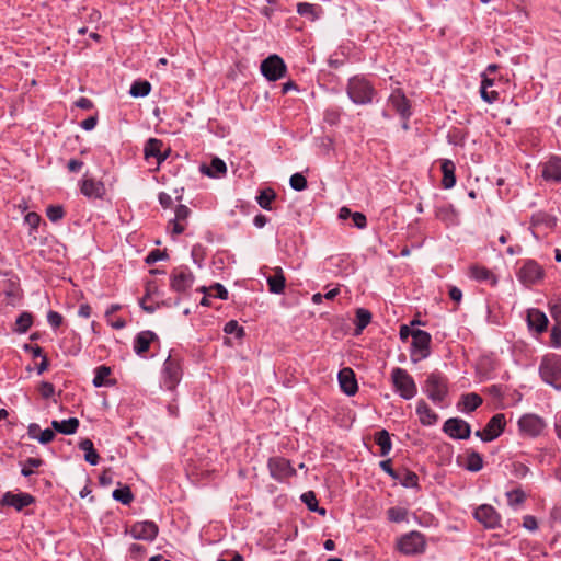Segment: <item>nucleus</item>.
Returning a JSON list of instances; mask_svg holds the SVG:
<instances>
[{"label": "nucleus", "instance_id": "f257e3e1", "mask_svg": "<svg viewBox=\"0 0 561 561\" xmlns=\"http://www.w3.org/2000/svg\"><path fill=\"white\" fill-rule=\"evenodd\" d=\"M345 92L355 105H369L378 96V90L366 75L358 73L350 77Z\"/></svg>", "mask_w": 561, "mask_h": 561}, {"label": "nucleus", "instance_id": "f03ea898", "mask_svg": "<svg viewBox=\"0 0 561 561\" xmlns=\"http://www.w3.org/2000/svg\"><path fill=\"white\" fill-rule=\"evenodd\" d=\"M422 390L433 403L439 404L449 393L448 378L439 370H434L426 375Z\"/></svg>", "mask_w": 561, "mask_h": 561}, {"label": "nucleus", "instance_id": "7ed1b4c3", "mask_svg": "<svg viewBox=\"0 0 561 561\" xmlns=\"http://www.w3.org/2000/svg\"><path fill=\"white\" fill-rule=\"evenodd\" d=\"M183 376V358L174 352H170L162 368V385L165 389L173 391L180 383Z\"/></svg>", "mask_w": 561, "mask_h": 561}, {"label": "nucleus", "instance_id": "20e7f679", "mask_svg": "<svg viewBox=\"0 0 561 561\" xmlns=\"http://www.w3.org/2000/svg\"><path fill=\"white\" fill-rule=\"evenodd\" d=\"M558 218L546 210H538L530 216L529 231L536 240H541L557 227Z\"/></svg>", "mask_w": 561, "mask_h": 561}, {"label": "nucleus", "instance_id": "39448f33", "mask_svg": "<svg viewBox=\"0 0 561 561\" xmlns=\"http://www.w3.org/2000/svg\"><path fill=\"white\" fill-rule=\"evenodd\" d=\"M539 374L542 380L556 389H561V355L547 354L543 356Z\"/></svg>", "mask_w": 561, "mask_h": 561}, {"label": "nucleus", "instance_id": "423d86ee", "mask_svg": "<svg viewBox=\"0 0 561 561\" xmlns=\"http://www.w3.org/2000/svg\"><path fill=\"white\" fill-rule=\"evenodd\" d=\"M391 382L394 391L404 400H410L417 393V387L413 377L401 367L392 369Z\"/></svg>", "mask_w": 561, "mask_h": 561}, {"label": "nucleus", "instance_id": "0eeeda50", "mask_svg": "<svg viewBox=\"0 0 561 561\" xmlns=\"http://www.w3.org/2000/svg\"><path fill=\"white\" fill-rule=\"evenodd\" d=\"M267 469L270 476L279 483H288L291 478L297 476V470L293 467L291 461L283 456L270 457Z\"/></svg>", "mask_w": 561, "mask_h": 561}, {"label": "nucleus", "instance_id": "6e6552de", "mask_svg": "<svg viewBox=\"0 0 561 561\" xmlns=\"http://www.w3.org/2000/svg\"><path fill=\"white\" fill-rule=\"evenodd\" d=\"M397 549L404 556L422 554L426 549L425 536L417 530L404 534L398 539Z\"/></svg>", "mask_w": 561, "mask_h": 561}, {"label": "nucleus", "instance_id": "1a4fd4ad", "mask_svg": "<svg viewBox=\"0 0 561 561\" xmlns=\"http://www.w3.org/2000/svg\"><path fill=\"white\" fill-rule=\"evenodd\" d=\"M432 336L428 332L415 329L410 347V357L413 363H417L431 355Z\"/></svg>", "mask_w": 561, "mask_h": 561}, {"label": "nucleus", "instance_id": "9d476101", "mask_svg": "<svg viewBox=\"0 0 561 561\" xmlns=\"http://www.w3.org/2000/svg\"><path fill=\"white\" fill-rule=\"evenodd\" d=\"M194 280V274L185 265L174 267L170 273V288L178 294H186Z\"/></svg>", "mask_w": 561, "mask_h": 561}, {"label": "nucleus", "instance_id": "9b49d317", "mask_svg": "<svg viewBox=\"0 0 561 561\" xmlns=\"http://www.w3.org/2000/svg\"><path fill=\"white\" fill-rule=\"evenodd\" d=\"M262 75L268 81H277L285 77L287 72V66L283 58L276 54L270 55L265 58L260 66Z\"/></svg>", "mask_w": 561, "mask_h": 561}, {"label": "nucleus", "instance_id": "f8f14e48", "mask_svg": "<svg viewBox=\"0 0 561 561\" xmlns=\"http://www.w3.org/2000/svg\"><path fill=\"white\" fill-rule=\"evenodd\" d=\"M518 280L525 286H531L545 277L542 266L535 260H525L517 272Z\"/></svg>", "mask_w": 561, "mask_h": 561}, {"label": "nucleus", "instance_id": "ddd939ff", "mask_svg": "<svg viewBox=\"0 0 561 561\" xmlns=\"http://www.w3.org/2000/svg\"><path fill=\"white\" fill-rule=\"evenodd\" d=\"M388 102L402 121H409L413 114L411 101L401 88L392 90Z\"/></svg>", "mask_w": 561, "mask_h": 561}, {"label": "nucleus", "instance_id": "4468645a", "mask_svg": "<svg viewBox=\"0 0 561 561\" xmlns=\"http://www.w3.org/2000/svg\"><path fill=\"white\" fill-rule=\"evenodd\" d=\"M506 419L505 414L497 413L493 415L483 430H478L476 436L483 442H491L497 438L505 430Z\"/></svg>", "mask_w": 561, "mask_h": 561}, {"label": "nucleus", "instance_id": "2eb2a0df", "mask_svg": "<svg viewBox=\"0 0 561 561\" xmlns=\"http://www.w3.org/2000/svg\"><path fill=\"white\" fill-rule=\"evenodd\" d=\"M473 517L486 529H496L501 527L502 517L490 504H482L478 506L473 512Z\"/></svg>", "mask_w": 561, "mask_h": 561}, {"label": "nucleus", "instance_id": "dca6fc26", "mask_svg": "<svg viewBox=\"0 0 561 561\" xmlns=\"http://www.w3.org/2000/svg\"><path fill=\"white\" fill-rule=\"evenodd\" d=\"M36 502L35 496L30 493H13L11 491L5 492L1 500V506L13 507L16 512H22L25 507L34 504Z\"/></svg>", "mask_w": 561, "mask_h": 561}, {"label": "nucleus", "instance_id": "f3484780", "mask_svg": "<svg viewBox=\"0 0 561 561\" xmlns=\"http://www.w3.org/2000/svg\"><path fill=\"white\" fill-rule=\"evenodd\" d=\"M546 427L543 419L536 414H524L518 420V428L523 435L529 437L539 436Z\"/></svg>", "mask_w": 561, "mask_h": 561}, {"label": "nucleus", "instance_id": "a211bd4d", "mask_svg": "<svg viewBox=\"0 0 561 561\" xmlns=\"http://www.w3.org/2000/svg\"><path fill=\"white\" fill-rule=\"evenodd\" d=\"M443 431L454 439H468L471 435L470 424L459 417L448 419L443 425Z\"/></svg>", "mask_w": 561, "mask_h": 561}, {"label": "nucleus", "instance_id": "6ab92c4d", "mask_svg": "<svg viewBox=\"0 0 561 561\" xmlns=\"http://www.w3.org/2000/svg\"><path fill=\"white\" fill-rule=\"evenodd\" d=\"M129 533L135 539L153 541L159 534V527L152 520L136 522Z\"/></svg>", "mask_w": 561, "mask_h": 561}, {"label": "nucleus", "instance_id": "aec40b11", "mask_svg": "<svg viewBox=\"0 0 561 561\" xmlns=\"http://www.w3.org/2000/svg\"><path fill=\"white\" fill-rule=\"evenodd\" d=\"M541 176L546 182L560 183L561 182V157L551 156L546 162L540 164Z\"/></svg>", "mask_w": 561, "mask_h": 561}, {"label": "nucleus", "instance_id": "412c9836", "mask_svg": "<svg viewBox=\"0 0 561 561\" xmlns=\"http://www.w3.org/2000/svg\"><path fill=\"white\" fill-rule=\"evenodd\" d=\"M80 192L90 199H103L106 195V187L102 181L85 175L81 181Z\"/></svg>", "mask_w": 561, "mask_h": 561}, {"label": "nucleus", "instance_id": "4be33fe9", "mask_svg": "<svg viewBox=\"0 0 561 561\" xmlns=\"http://www.w3.org/2000/svg\"><path fill=\"white\" fill-rule=\"evenodd\" d=\"M341 390L347 396H354L358 391V383L352 368L345 367L337 375Z\"/></svg>", "mask_w": 561, "mask_h": 561}, {"label": "nucleus", "instance_id": "5701e85b", "mask_svg": "<svg viewBox=\"0 0 561 561\" xmlns=\"http://www.w3.org/2000/svg\"><path fill=\"white\" fill-rule=\"evenodd\" d=\"M548 323L547 316L539 309L531 308L527 311V324L529 330L542 333L547 330Z\"/></svg>", "mask_w": 561, "mask_h": 561}, {"label": "nucleus", "instance_id": "b1692460", "mask_svg": "<svg viewBox=\"0 0 561 561\" xmlns=\"http://www.w3.org/2000/svg\"><path fill=\"white\" fill-rule=\"evenodd\" d=\"M153 341H158L154 332L146 330L139 332L134 339V351L139 356H145Z\"/></svg>", "mask_w": 561, "mask_h": 561}, {"label": "nucleus", "instance_id": "393cba45", "mask_svg": "<svg viewBox=\"0 0 561 561\" xmlns=\"http://www.w3.org/2000/svg\"><path fill=\"white\" fill-rule=\"evenodd\" d=\"M416 414L419 415L420 423L424 426H432L438 421V415L423 399L416 403Z\"/></svg>", "mask_w": 561, "mask_h": 561}, {"label": "nucleus", "instance_id": "a878e982", "mask_svg": "<svg viewBox=\"0 0 561 561\" xmlns=\"http://www.w3.org/2000/svg\"><path fill=\"white\" fill-rule=\"evenodd\" d=\"M268 290L272 294H283L286 287V278L282 267L274 268V274L267 277Z\"/></svg>", "mask_w": 561, "mask_h": 561}, {"label": "nucleus", "instance_id": "bb28decb", "mask_svg": "<svg viewBox=\"0 0 561 561\" xmlns=\"http://www.w3.org/2000/svg\"><path fill=\"white\" fill-rule=\"evenodd\" d=\"M494 79L488 77L486 73L482 75L480 94L482 100L489 104L496 102L500 98V94L496 90H490V88L494 85Z\"/></svg>", "mask_w": 561, "mask_h": 561}, {"label": "nucleus", "instance_id": "cd10ccee", "mask_svg": "<svg viewBox=\"0 0 561 561\" xmlns=\"http://www.w3.org/2000/svg\"><path fill=\"white\" fill-rule=\"evenodd\" d=\"M469 275L478 282H491L492 285H495L497 282L496 276L491 270L479 264H473L469 267Z\"/></svg>", "mask_w": 561, "mask_h": 561}, {"label": "nucleus", "instance_id": "c85d7f7f", "mask_svg": "<svg viewBox=\"0 0 561 561\" xmlns=\"http://www.w3.org/2000/svg\"><path fill=\"white\" fill-rule=\"evenodd\" d=\"M202 173L208 175L209 178H220L226 175L227 165L224 160L218 157L211 159L209 165L203 164L201 167Z\"/></svg>", "mask_w": 561, "mask_h": 561}, {"label": "nucleus", "instance_id": "c756f323", "mask_svg": "<svg viewBox=\"0 0 561 561\" xmlns=\"http://www.w3.org/2000/svg\"><path fill=\"white\" fill-rule=\"evenodd\" d=\"M442 185L444 188L448 190L455 186L456 184V175H455V163L451 160H444L442 163Z\"/></svg>", "mask_w": 561, "mask_h": 561}, {"label": "nucleus", "instance_id": "7c9ffc66", "mask_svg": "<svg viewBox=\"0 0 561 561\" xmlns=\"http://www.w3.org/2000/svg\"><path fill=\"white\" fill-rule=\"evenodd\" d=\"M112 369L111 367L106 365H101L95 368V375L93 378V386L95 388H100L103 386H115L116 380L115 379H107V377L111 375Z\"/></svg>", "mask_w": 561, "mask_h": 561}, {"label": "nucleus", "instance_id": "2f4dec72", "mask_svg": "<svg viewBox=\"0 0 561 561\" xmlns=\"http://www.w3.org/2000/svg\"><path fill=\"white\" fill-rule=\"evenodd\" d=\"M80 425V422L77 417H70L68 420L64 421H56L54 420L51 422L53 428L64 435H72L78 431V427Z\"/></svg>", "mask_w": 561, "mask_h": 561}, {"label": "nucleus", "instance_id": "473e14b6", "mask_svg": "<svg viewBox=\"0 0 561 561\" xmlns=\"http://www.w3.org/2000/svg\"><path fill=\"white\" fill-rule=\"evenodd\" d=\"M79 449L84 451V460L92 466H95L100 461V455L95 450L93 442L89 438L82 439L79 445Z\"/></svg>", "mask_w": 561, "mask_h": 561}, {"label": "nucleus", "instance_id": "72a5a7b5", "mask_svg": "<svg viewBox=\"0 0 561 561\" xmlns=\"http://www.w3.org/2000/svg\"><path fill=\"white\" fill-rule=\"evenodd\" d=\"M375 443L380 447L379 455L386 457L392 448V442L390 434L387 430H380L374 435Z\"/></svg>", "mask_w": 561, "mask_h": 561}, {"label": "nucleus", "instance_id": "f704fd0d", "mask_svg": "<svg viewBox=\"0 0 561 561\" xmlns=\"http://www.w3.org/2000/svg\"><path fill=\"white\" fill-rule=\"evenodd\" d=\"M463 468L471 472H478L483 468V458L482 456L472 449H468L466 451V463Z\"/></svg>", "mask_w": 561, "mask_h": 561}, {"label": "nucleus", "instance_id": "c9c22d12", "mask_svg": "<svg viewBox=\"0 0 561 561\" xmlns=\"http://www.w3.org/2000/svg\"><path fill=\"white\" fill-rule=\"evenodd\" d=\"M164 144L161 139L158 138H149L144 148V156L145 159L148 161L150 158H154L158 161V158L160 156L161 149L163 148Z\"/></svg>", "mask_w": 561, "mask_h": 561}, {"label": "nucleus", "instance_id": "e433bc0d", "mask_svg": "<svg viewBox=\"0 0 561 561\" xmlns=\"http://www.w3.org/2000/svg\"><path fill=\"white\" fill-rule=\"evenodd\" d=\"M482 402V398L474 392L462 394L460 399V403L463 405L462 410L467 413L477 410Z\"/></svg>", "mask_w": 561, "mask_h": 561}, {"label": "nucleus", "instance_id": "4c0bfd02", "mask_svg": "<svg viewBox=\"0 0 561 561\" xmlns=\"http://www.w3.org/2000/svg\"><path fill=\"white\" fill-rule=\"evenodd\" d=\"M371 312L365 308H358L355 313V334L358 335L370 323Z\"/></svg>", "mask_w": 561, "mask_h": 561}, {"label": "nucleus", "instance_id": "58836bf2", "mask_svg": "<svg viewBox=\"0 0 561 561\" xmlns=\"http://www.w3.org/2000/svg\"><path fill=\"white\" fill-rule=\"evenodd\" d=\"M276 192L272 187H266L260 191V194L256 197L257 204L266 210L272 209V202L276 199Z\"/></svg>", "mask_w": 561, "mask_h": 561}, {"label": "nucleus", "instance_id": "ea45409f", "mask_svg": "<svg viewBox=\"0 0 561 561\" xmlns=\"http://www.w3.org/2000/svg\"><path fill=\"white\" fill-rule=\"evenodd\" d=\"M397 480L400 481L404 488H413L416 490L421 489L417 474L405 468L400 471V478Z\"/></svg>", "mask_w": 561, "mask_h": 561}, {"label": "nucleus", "instance_id": "a19ab883", "mask_svg": "<svg viewBox=\"0 0 561 561\" xmlns=\"http://www.w3.org/2000/svg\"><path fill=\"white\" fill-rule=\"evenodd\" d=\"M301 501L306 504L309 511L317 512L322 516L327 514V510L319 506L316 493L313 491H308L304 493L301 495Z\"/></svg>", "mask_w": 561, "mask_h": 561}, {"label": "nucleus", "instance_id": "79ce46f5", "mask_svg": "<svg viewBox=\"0 0 561 561\" xmlns=\"http://www.w3.org/2000/svg\"><path fill=\"white\" fill-rule=\"evenodd\" d=\"M507 503L511 507H517L525 503L527 495L525 491L518 486L506 492Z\"/></svg>", "mask_w": 561, "mask_h": 561}, {"label": "nucleus", "instance_id": "37998d69", "mask_svg": "<svg viewBox=\"0 0 561 561\" xmlns=\"http://www.w3.org/2000/svg\"><path fill=\"white\" fill-rule=\"evenodd\" d=\"M435 217L447 225L453 224L455 220V210L453 205L445 204L435 208Z\"/></svg>", "mask_w": 561, "mask_h": 561}, {"label": "nucleus", "instance_id": "c03bdc74", "mask_svg": "<svg viewBox=\"0 0 561 561\" xmlns=\"http://www.w3.org/2000/svg\"><path fill=\"white\" fill-rule=\"evenodd\" d=\"M151 91V84L147 80H137L135 81L129 90V93L134 98H144L147 96Z\"/></svg>", "mask_w": 561, "mask_h": 561}, {"label": "nucleus", "instance_id": "a18cd8bd", "mask_svg": "<svg viewBox=\"0 0 561 561\" xmlns=\"http://www.w3.org/2000/svg\"><path fill=\"white\" fill-rule=\"evenodd\" d=\"M33 324V314L24 311L15 320L14 332L25 333Z\"/></svg>", "mask_w": 561, "mask_h": 561}, {"label": "nucleus", "instance_id": "49530a36", "mask_svg": "<svg viewBox=\"0 0 561 561\" xmlns=\"http://www.w3.org/2000/svg\"><path fill=\"white\" fill-rule=\"evenodd\" d=\"M112 496L124 505H129L134 501V494L128 485L114 490Z\"/></svg>", "mask_w": 561, "mask_h": 561}, {"label": "nucleus", "instance_id": "de8ad7c7", "mask_svg": "<svg viewBox=\"0 0 561 561\" xmlns=\"http://www.w3.org/2000/svg\"><path fill=\"white\" fill-rule=\"evenodd\" d=\"M341 115L342 111L339 106H331L323 112V121L330 126H335L340 123Z\"/></svg>", "mask_w": 561, "mask_h": 561}, {"label": "nucleus", "instance_id": "09e8293b", "mask_svg": "<svg viewBox=\"0 0 561 561\" xmlns=\"http://www.w3.org/2000/svg\"><path fill=\"white\" fill-rule=\"evenodd\" d=\"M387 517L390 522L401 523L407 520L408 511L403 507L393 506L387 510Z\"/></svg>", "mask_w": 561, "mask_h": 561}, {"label": "nucleus", "instance_id": "8fccbe9b", "mask_svg": "<svg viewBox=\"0 0 561 561\" xmlns=\"http://www.w3.org/2000/svg\"><path fill=\"white\" fill-rule=\"evenodd\" d=\"M224 332L226 334H233L239 340L243 339L245 335L244 328L239 325L237 320L228 321L224 327Z\"/></svg>", "mask_w": 561, "mask_h": 561}, {"label": "nucleus", "instance_id": "3c124183", "mask_svg": "<svg viewBox=\"0 0 561 561\" xmlns=\"http://www.w3.org/2000/svg\"><path fill=\"white\" fill-rule=\"evenodd\" d=\"M43 463V459L30 457L24 461L23 467L21 469V474L23 477H30L33 474V468H38Z\"/></svg>", "mask_w": 561, "mask_h": 561}, {"label": "nucleus", "instance_id": "603ef678", "mask_svg": "<svg viewBox=\"0 0 561 561\" xmlns=\"http://www.w3.org/2000/svg\"><path fill=\"white\" fill-rule=\"evenodd\" d=\"M66 213L61 205H49L46 208V216L51 222H57L65 217Z\"/></svg>", "mask_w": 561, "mask_h": 561}, {"label": "nucleus", "instance_id": "864d4df0", "mask_svg": "<svg viewBox=\"0 0 561 561\" xmlns=\"http://www.w3.org/2000/svg\"><path fill=\"white\" fill-rule=\"evenodd\" d=\"M317 7L314 4L308 2H299L297 4V12L301 16H308L310 20H316L318 18L316 12Z\"/></svg>", "mask_w": 561, "mask_h": 561}, {"label": "nucleus", "instance_id": "5fc2aeb1", "mask_svg": "<svg viewBox=\"0 0 561 561\" xmlns=\"http://www.w3.org/2000/svg\"><path fill=\"white\" fill-rule=\"evenodd\" d=\"M289 184L293 190L301 192L307 188L308 182L302 173H295L290 176Z\"/></svg>", "mask_w": 561, "mask_h": 561}, {"label": "nucleus", "instance_id": "6e6d98bb", "mask_svg": "<svg viewBox=\"0 0 561 561\" xmlns=\"http://www.w3.org/2000/svg\"><path fill=\"white\" fill-rule=\"evenodd\" d=\"M549 311L557 324H561V299L554 298L549 301Z\"/></svg>", "mask_w": 561, "mask_h": 561}, {"label": "nucleus", "instance_id": "4d7b16f0", "mask_svg": "<svg viewBox=\"0 0 561 561\" xmlns=\"http://www.w3.org/2000/svg\"><path fill=\"white\" fill-rule=\"evenodd\" d=\"M530 472V469L528 466H526L523 462L515 461L512 465L511 473L516 478H525Z\"/></svg>", "mask_w": 561, "mask_h": 561}, {"label": "nucleus", "instance_id": "13d9d810", "mask_svg": "<svg viewBox=\"0 0 561 561\" xmlns=\"http://www.w3.org/2000/svg\"><path fill=\"white\" fill-rule=\"evenodd\" d=\"M41 220V216L35 211H30L24 217V221L30 226L31 232L38 228Z\"/></svg>", "mask_w": 561, "mask_h": 561}, {"label": "nucleus", "instance_id": "bf43d9fd", "mask_svg": "<svg viewBox=\"0 0 561 561\" xmlns=\"http://www.w3.org/2000/svg\"><path fill=\"white\" fill-rule=\"evenodd\" d=\"M209 290L213 291V296L219 298L221 300H227L229 298L228 290L220 283H215L209 287Z\"/></svg>", "mask_w": 561, "mask_h": 561}, {"label": "nucleus", "instance_id": "052dcab7", "mask_svg": "<svg viewBox=\"0 0 561 561\" xmlns=\"http://www.w3.org/2000/svg\"><path fill=\"white\" fill-rule=\"evenodd\" d=\"M168 257V254L165 251H161L159 249H154L152 250L148 255L147 257L145 259V262L148 264V265H151V264H154L156 262L160 261V260H164Z\"/></svg>", "mask_w": 561, "mask_h": 561}, {"label": "nucleus", "instance_id": "680f3d73", "mask_svg": "<svg viewBox=\"0 0 561 561\" xmlns=\"http://www.w3.org/2000/svg\"><path fill=\"white\" fill-rule=\"evenodd\" d=\"M380 468L386 472L388 473L393 480H397L400 478V471L399 470H396L393 469L392 467V460L391 459H386V460H382L380 461L379 463Z\"/></svg>", "mask_w": 561, "mask_h": 561}, {"label": "nucleus", "instance_id": "e2e57ef3", "mask_svg": "<svg viewBox=\"0 0 561 561\" xmlns=\"http://www.w3.org/2000/svg\"><path fill=\"white\" fill-rule=\"evenodd\" d=\"M38 391L44 399H49L55 393V387L51 382L42 381L38 386Z\"/></svg>", "mask_w": 561, "mask_h": 561}, {"label": "nucleus", "instance_id": "0e129e2a", "mask_svg": "<svg viewBox=\"0 0 561 561\" xmlns=\"http://www.w3.org/2000/svg\"><path fill=\"white\" fill-rule=\"evenodd\" d=\"M47 321L53 327V329H58L64 321V317L54 310H49L47 313Z\"/></svg>", "mask_w": 561, "mask_h": 561}, {"label": "nucleus", "instance_id": "69168bd1", "mask_svg": "<svg viewBox=\"0 0 561 561\" xmlns=\"http://www.w3.org/2000/svg\"><path fill=\"white\" fill-rule=\"evenodd\" d=\"M550 344L554 347L561 345V324H557L552 327L550 333Z\"/></svg>", "mask_w": 561, "mask_h": 561}, {"label": "nucleus", "instance_id": "338daca9", "mask_svg": "<svg viewBox=\"0 0 561 561\" xmlns=\"http://www.w3.org/2000/svg\"><path fill=\"white\" fill-rule=\"evenodd\" d=\"M146 548L142 545L139 543H131L129 547V554L130 558L135 560H140L146 553Z\"/></svg>", "mask_w": 561, "mask_h": 561}, {"label": "nucleus", "instance_id": "774afa93", "mask_svg": "<svg viewBox=\"0 0 561 561\" xmlns=\"http://www.w3.org/2000/svg\"><path fill=\"white\" fill-rule=\"evenodd\" d=\"M55 430L45 428L44 431H41L37 439L39 440L41 444L46 445L51 443L55 439Z\"/></svg>", "mask_w": 561, "mask_h": 561}]
</instances>
